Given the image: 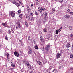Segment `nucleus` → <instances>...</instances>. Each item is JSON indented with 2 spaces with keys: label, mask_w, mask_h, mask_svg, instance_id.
Wrapping results in <instances>:
<instances>
[{
  "label": "nucleus",
  "mask_w": 73,
  "mask_h": 73,
  "mask_svg": "<svg viewBox=\"0 0 73 73\" xmlns=\"http://www.w3.org/2000/svg\"><path fill=\"white\" fill-rule=\"evenodd\" d=\"M46 46L47 48H50V46L49 44H48L46 45Z\"/></svg>",
  "instance_id": "34"
},
{
  "label": "nucleus",
  "mask_w": 73,
  "mask_h": 73,
  "mask_svg": "<svg viewBox=\"0 0 73 73\" xmlns=\"http://www.w3.org/2000/svg\"><path fill=\"white\" fill-rule=\"evenodd\" d=\"M52 72H55V73H57V72L58 71L57 70H56L55 69H54L53 71H52Z\"/></svg>",
  "instance_id": "13"
},
{
  "label": "nucleus",
  "mask_w": 73,
  "mask_h": 73,
  "mask_svg": "<svg viewBox=\"0 0 73 73\" xmlns=\"http://www.w3.org/2000/svg\"><path fill=\"white\" fill-rule=\"evenodd\" d=\"M52 1H54L55 3L57 2V0H52Z\"/></svg>",
  "instance_id": "36"
},
{
  "label": "nucleus",
  "mask_w": 73,
  "mask_h": 73,
  "mask_svg": "<svg viewBox=\"0 0 73 73\" xmlns=\"http://www.w3.org/2000/svg\"><path fill=\"white\" fill-rule=\"evenodd\" d=\"M58 1L60 3H62V2H63V0H58Z\"/></svg>",
  "instance_id": "31"
},
{
  "label": "nucleus",
  "mask_w": 73,
  "mask_h": 73,
  "mask_svg": "<svg viewBox=\"0 0 73 73\" xmlns=\"http://www.w3.org/2000/svg\"><path fill=\"white\" fill-rule=\"evenodd\" d=\"M38 63L39 65H41V62L39 61H38L37 62Z\"/></svg>",
  "instance_id": "14"
},
{
  "label": "nucleus",
  "mask_w": 73,
  "mask_h": 73,
  "mask_svg": "<svg viewBox=\"0 0 73 73\" xmlns=\"http://www.w3.org/2000/svg\"><path fill=\"white\" fill-rule=\"evenodd\" d=\"M10 69L11 70H12V69H13V68H10Z\"/></svg>",
  "instance_id": "57"
},
{
  "label": "nucleus",
  "mask_w": 73,
  "mask_h": 73,
  "mask_svg": "<svg viewBox=\"0 0 73 73\" xmlns=\"http://www.w3.org/2000/svg\"><path fill=\"white\" fill-rule=\"evenodd\" d=\"M21 45H22V46H23V45H24V44H23V43H22V42H21Z\"/></svg>",
  "instance_id": "49"
},
{
  "label": "nucleus",
  "mask_w": 73,
  "mask_h": 73,
  "mask_svg": "<svg viewBox=\"0 0 73 73\" xmlns=\"http://www.w3.org/2000/svg\"><path fill=\"white\" fill-rule=\"evenodd\" d=\"M58 30H56L55 32V33L56 34H58Z\"/></svg>",
  "instance_id": "22"
},
{
  "label": "nucleus",
  "mask_w": 73,
  "mask_h": 73,
  "mask_svg": "<svg viewBox=\"0 0 73 73\" xmlns=\"http://www.w3.org/2000/svg\"><path fill=\"white\" fill-rule=\"evenodd\" d=\"M18 13H21V10H19L18 11Z\"/></svg>",
  "instance_id": "38"
},
{
  "label": "nucleus",
  "mask_w": 73,
  "mask_h": 73,
  "mask_svg": "<svg viewBox=\"0 0 73 73\" xmlns=\"http://www.w3.org/2000/svg\"><path fill=\"white\" fill-rule=\"evenodd\" d=\"M2 25H3V26H4V27H6V26L7 25V23L6 22L3 23L2 24Z\"/></svg>",
  "instance_id": "5"
},
{
  "label": "nucleus",
  "mask_w": 73,
  "mask_h": 73,
  "mask_svg": "<svg viewBox=\"0 0 73 73\" xmlns=\"http://www.w3.org/2000/svg\"><path fill=\"white\" fill-rule=\"evenodd\" d=\"M17 25L19 28H20L21 27V25H20V23H16Z\"/></svg>",
  "instance_id": "8"
},
{
  "label": "nucleus",
  "mask_w": 73,
  "mask_h": 73,
  "mask_svg": "<svg viewBox=\"0 0 73 73\" xmlns=\"http://www.w3.org/2000/svg\"><path fill=\"white\" fill-rule=\"evenodd\" d=\"M72 28H72V26H69V29L70 30H72Z\"/></svg>",
  "instance_id": "23"
},
{
  "label": "nucleus",
  "mask_w": 73,
  "mask_h": 73,
  "mask_svg": "<svg viewBox=\"0 0 73 73\" xmlns=\"http://www.w3.org/2000/svg\"><path fill=\"white\" fill-rule=\"evenodd\" d=\"M30 15H31V16H33V13H30Z\"/></svg>",
  "instance_id": "43"
},
{
  "label": "nucleus",
  "mask_w": 73,
  "mask_h": 73,
  "mask_svg": "<svg viewBox=\"0 0 73 73\" xmlns=\"http://www.w3.org/2000/svg\"><path fill=\"white\" fill-rule=\"evenodd\" d=\"M26 18H27V19H28V20H29V19H30L29 17L28 16H27L26 17Z\"/></svg>",
  "instance_id": "24"
},
{
  "label": "nucleus",
  "mask_w": 73,
  "mask_h": 73,
  "mask_svg": "<svg viewBox=\"0 0 73 73\" xmlns=\"http://www.w3.org/2000/svg\"><path fill=\"white\" fill-rule=\"evenodd\" d=\"M42 50L43 51H44V47H43Z\"/></svg>",
  "instance_id": "51"
},
{
  "label": "nucleus",
  "mask_w": 73,
  "mask_h": 73,
  "mask_svg": "<svg viewBox=\"0 0 73 73\" xmlns=\"http://www.w3.org/2000/svg\"><path fill=\"white\" fill-rule=\"evenodd\" d=\"M6 54L7 55V58H8L9 57V54L8 53H7Z\"/></svg>",
  "instance_id": "32"
},
{
  "label": "nucleus",
  "mask_w": 73,
  "mask_h": 73,
  "mask_svg": "<svg viewBox=\"0 0 73 73\" xmlns=\"http://www.w3.org/2000/svg\"><path fill=\"white\" fill-rule=\"evenodd\" d=\"M31 7H33V4H31Z\"/></svg>",
  "instance_id": "63"
},
{
  "label": "nucleus",
  "mask_w": 73,
  "mask_h": 73,
  "mask_svg": "<svg viewBox=\"0 0 73 73\" xmlns=\"http://www.w3.org/2000/svg\"><path fill=\"white\" fill-rule=\"evenodd\" d=\"M23 62H25V60H23Z\"/></svg>",
  "instance_id": "56"
},
{
  "label": "nucleus",
  "mask_w": 73,
  "mask_h": 73,
  "mask_svg": "<svg viewBox=\"0 0 73 73\" xmlns=\"http://www.w3.org/2000/svg\"><path fill=\"white\" fill-rule=\"evenodd\" d=\"M29 8H28V9H27V11H28V12H29Z\"/></svg>",
  "instance_id": "42"
},
{
  "label": "nucleus",
  "mask_w": 73,
  "mask_h": 73,
  "mask_svg": "<svg viewBox=\"0 0 73 73\" xmlns=\"http://www.w3.org/2000/svg\"><path fill=\"white\" fill-rule=\"evenodd\" d=\"M61 56V54L59 53H58L57 54L56 57L57 58H59Z\"/></svg>",
  "instance_id": "3"
},
{
  "label": "nucleus",
  "mask_w": 73,
  "mask_h": 73,
  "mask_svg": "<svg viewBox=\"0 0 73 73\" xmlns=\"http://www.w3.org/2000/svg\"><path fill=\"white\" fill-rule=\"evenodd\" d=\"M64 17L66 19H68L70 17V16L66 14L65 15Z\"/></svg>",
  "instance_id": "6"
},
{
  "label": "nucleus",
  "mask_w": 73,
  "mask_h": 73,
  "mask_svg": "<svg viewBox=\"0 0 73 73\" xmlns=\"http://www.w3.org/2000/svg\"><path fill=\"white\" fill-rule=\"evenodd\" d=\"M27 67L28 68H31V65H30V64L28 63V64H27Z\"/></svg>",
  "instance_id": "15"
},
{
  "label": "nucleus",
  "mask_w": 73,
  "mask_h": 73,
  "mask_svg": "<svg viewBox=\"0 0 73 73\" xmlns=\"http://www.w3.org/2000/svg\"><path fill=\"white\" fill-rule=\"evenodd\" d=\"M10 14H11V16L13 17L15 16V12H11L10 13Z\"/></svg>",
  "instance_id": "4"
},
{
  "label": "nucleus",
  "mask_w": 73,
  "mask_h": 73,
  "mask_svg": "<svg viewBox=\"0 0 73 73\" xmlns=\"http://www.w3.org/2000/svg\"><path fill=\"white\" fill-rule=\"evenodd\" d=\"M6 27H7V28H10V26H7V25H6Z\"/></svg>",
  "instance_id": "47"
},
{
  "label": "nucleus",
  "mask_w": 73,
  "mask_h": 73,
  "mask_svg": "<svg viewBox=\"0 0 73 73\" xmlns=\"http://www.w3.org/2000/svg\"><path fill=\"white\" fill-rule=\"evenodd\" d=\"M43 31L44 32H47V30H46V29H43Z\"/></svg>",
  "instance_id": "16"
},
{
  "label": "nucleus",
  "mask_w": 73,
  "mask_h": 73,
  "mask_svg": "<svg viewBox=\"0 0 73 73\" xmlns=\"http://www.w3.org/2000/svg\"><path fill=\"white\" fill-rule=\"evenodd\" d=\"M45 49L46 50H47V51H48V50H49V48L47 47H45Z\"/></svg>",
  "instance_id": "18"
},
{
  "label": "nucleus",
  "mask_w": 73,
  "mask_h": 73,
  "mask_svg": "<svg viewBox=\"0 0 73 73\" xmlns=\"http://www.w3.org/2000/svg\"><path fill=\"white\" fill-rule=\"evenodd\" d=\"M14 54L15 56L16 57H19V53L17 52L16 51H15L14 52Z\"/></svg>",
  "instance_id": "2"
},
{
  "label": "nucleus",
  "mask_w": 73,
  "mask_h": 73,
  "mask_svg": "<svg viewBox=\"0 0 73 73\" xmlns=\"http://www.w3.org/2000/svg\"><path fill=\"white\" fill-rule=\"evenodd\" d=\"M56 11V10L55 9H53L52 10V13H53L54 12H55V11Z\"/></svg>",
  "instance_id": "11"
},
{
  "label": "nucleus",
  "mask_w": 73,
  "mask_h": 73,
  "mask_svg": "<svg viewBox=\"0 0 73 73\" xmlns=\"http://www.w3.org/2000/svg\"><path fill=\"white\" fill-rule=\"evenodd\" d=\"M62 29V27H60V28L58 30V31L59 32L61 31Z\"/></svg>",
  "instance_id": "17"
},
{
  "label": "nucleus",
  "mask_w": 73,
  "mask_h": 73,
  "mask_svg": "<svg viewBox=\"0 0 73 73\" xmlns=\"http://www.w3.org/2000/svg\"><path fill=\"white\" fill-rule=\"evenodd\" d=\"M36 3L37 5H38V4H40V2L38 1H37L36 2Z\"/></svg>",
  "instance_id": "21"
},
{
  "label": "nucleus",
  "mask_w": 73,
  "mask_h": 73,
  "mask_svg": "<svg viewBox=\"0 0 73 73\" xmlns=\"http://www.w3.org/2000/svg\"><path fill=\"white\" fill-rule=\"evenodd\" d=\"M26 7H27V9L29 8V7L28 5H27Z\"/></svg>",
  "instance_id": "44"
},
{
  "label": "nucleus",
  "mask_w": 73,
  "mask_h": 73,
  "mask_svg": "<svg viewBox=\"0 0 73 73\" xmlns=\"http://www.w3.org/2000/svg\"><path fill=\"white\" fill-rule=\"evenodd\" d=\"M40 40L41 41H42L43 40V38H42V37L40 36Z\"/></svg>",
  "instance_id": "20"
},
{
  "label": "nucleus",
  "mask_w": 73,
  "mask_h": 73,
  "mask_svg": "<svg viewBox=\"0 0 73 73\" xmlns=\"http://www.w3.org/2000/svg\"><path fill=\"white\" fill-rule=\"evenodd\" d=\"M35 0V1H36H36H38V0Z\"/></svg>",
  "instance_id": "58"
},
{
  "label": "nucleus",
  "mask_w": 73,
  "mask_h": 73,
  "mask_svg": "<svg viewBox=\"0 0 73 73\" xmlns=\"http://www.w3.org/2000/svg\"><path fill=\"white\" fill-rule=\"evenodd\" d=\"M16 29H18V28L17 27H16Z\"/></svg>",
  "instance_id": "64"
},
{
  "label": "nucleus",
  "mask_w": 73,
  "mask_h": 73,
  "mask_svg": "<svg viewBox=\"0 0 73 73\" xmlns=\"http://www.w3.org/2000/svg\"><path fill=\"white\" fill-rule=\"evenodd\" d=\"M70 58H73V54H71L70 56Z\"/></svg>",
  "instance_id": "27"
},
{
  "label": "nucleus",
  "mask_w": 73,
  "mask_h": 73,
  "mask_svg": "<svg viewBox=\"0 0 73 73\" xmlns=\"http://www.w3.org/2000/svg\"><path fill=\"white\" fill-rule=\"evenodd\" d=\"M19 3L20 4H21V5H22L23 3H22V1H19L18 0V1Z\"/></svg>",
  "instance_id": "19"
},
{
  "label": "nucleus",
  "mask_w": 73,
  "mask_h": 73,
  "mask_svg": "<svg viewBox=\"0 0 73 73\" xmlns=\"http://www.w3.org/2000/svg\"><path fill=\"white\" fill-rule=\"evenodd\" d=\"M34 53L35 54V55H36V54H36V53L35 52H34Z\"/></svg>",
  "instance_id": "54"
},
{
  "label": "nucleus",
  "mask_w": 73,
  "mask_h": 73,
  "mask_svg": "<svg viewBox=\"0 0 73 73\" xmlns=\"http://www.w3.org/2000/svg\"><path fill=\"white\" fill-rule=\"evenodd\" d=\"M25 23L26 25V26L28 27V23H27V22L25 21Z\"/></svg>",
  "instance_id": "28"
},
{
  "label": "nucleus",
  "mask_w": 73,
  "mask_h": 73,
  "mask_svg": "<svg viewBox=\"0 0 73 73\" xmlns=\"http://www.w3.org/2000/svg\"><path fill=\"white\" fill-rule=\"evenodd\" d=\"M21 21H20V20H18V22L17 23H20L21 22Z\"/></svg>",
  "instance_id": "45"
},
{
  "label": "nucleus",
  "mask_w": 73,
  "mask_h": 73,
  "mask_svg": "<svg viewBox=\"0 0 73 73\" xmlns=\"http://www.w3.org/2000/svg\"><path fill=\"white\" fill-rule=\"evenodd\" d=\"M19 52H20V53H22L21 50H19Z\"/></svg>",
  "instance_id": "53"
},
{
  "label": "nucleus",
  "mask_w": 73,
  "mask_h": 73,
  "mask_svg": "<svg viewBox=\"0 0 73 73\" xmlns=\"http://www.w3.org/2000/svg\"><path fill=\"white\" fill-rule=\"evenodd\" d=\"M8 32L9 33V35H11V31L10 30H9L8 31Z\"/></svg>",
  "instance_id": "30"
},
{
  "label": "nucleus",
  "mask_w": 73,
  "mask_h": 73,
  "mask_svg": "<svg viewBox=\"0 0 73 73\" xmlns=\"http://www.w3.org/2000/svg\"><path fill=\"white\" fill-rule=\"evenodd\" d=\"M70 38L72 40H73V33H72L70 36Z\"/></svg>",
  "instance_id": "9"
},
{
  "label": "nucleus",
  "mask_w": 73,
  "mask_h": 73,
  "mask_svg": "<svg viewBox=\"0 0 73 73\" xmlns=\"http://www.w3.org/2000/svg\"><path fill=\"white\" fill-rule=\"evenodd\" d=\"M11 31H12L13 32V30L11 29Z\"/></svg>",
  "instance_id": "60"
},
{
  "label": "nucleus",
  "mask_w": 73,
  "mask_h": 73,
  "mask_svg": "<svg viewBox=\"0 0 73 73\" xmlns=\"http://www.w3.org/2000/svg\"><path fill=\"white\" fill-rule=\"evenodd\" d=\"M19 40V41H20V42H21V40Z\"/></svg>",
  "instance_id": "59"
},
{
  "label": "nucleus",
  "mask_w": 73,
  "mask_h": 73,
  "mask_svg": "<svg viewBox=\"0 0 73 73\" xmlns=\"http://www.w3.org/2000/svg\"><path fill=\"white\" fill-rule=\"evenodd\" d=\"M12 2L13 3V4H16V1L15 0L12 1Z\"/></svg>",
  "instance_id": "10"
},
{
  "label": "nucleus",
  "mask_w": 73,
  "mask_h": 73,
  "mask_svg": "<svg viewBox=\"0 0 73 73\" xmlns=\"http://www.w3.org/2000/svg\"><path fill=\"white\" fill-rule=\"evenodd\" d=\"M69 14H70V15H73V12H69Z\"/></svg>",
  "instance_id": "29"
},
{
  "label": "nucleus",
  "mask_w": 73,
  "mask_h": 73,
  "mask_svg": "<svg viewBox=\"0 0 73 73\" xmlns=\"http://www.w3.org/2000/svg\"><path fill=\"white\" fill-rule=\"evenodd\" d=\"M5 38L6 40H8V37H7V36H6L5 37Z\"/></svg>",
  "instance_id": "41"
},
{
  "label": "nucleus",
  "mask_w": 73,
  "mask_h": 73,
  "mask_svg": "<svg viewBox=\"0 0 73 73\" xmlns=\"http://www.w3.org/2000/svg\"><path fill=\"white\" fill-rule=\"evenodd\" d=\"M28 40H31V38H30V36L28 37Z\"/></svg>",
  "instance_id": "40"
},
{
  "label": "nucleus",
  "mask_w": 73,
  "mask_h": 73,
  "mask_svg": "<svg viewBox=\"0 0 73 73\" xmlns=\"http://www.w3.org/2000/svg\"><path fill=\"white\" fill-rule=\"evenodd\" d=\"M44 20H45V21H46V18H44Z\"/></svg>",
  "instance_id": "55"
},
{
  "label": "nucleus",
  "mask_w": 73,
  "mask_h": 73,
  "mask_svg": "<svg viewBox=\"0 0 73 73\" xmlns=\"http://www.w3.org/2000/svg\"><path fill=\"white\" fill-rule=\"evenodd\" d=\"M45 10V8H39L38 9V11H39L40 12H42L43 11H44Z\"/></svg>",
  "instance_id": "1"
},
{
  "label": "nucleus",
  "mask_w": 73,
  "mask_h": 73,
  "mask_svg": "<svg viewBox=\"0 0 73 73\" xmlns=\"http://www.w3.org/2000/svg\"><path fill=\"white\" fill-rule=\"evenodd\" d=\"M44 15H45L46 16H47L48 15V14L46 13V12H45L44 13Z\"/></svg>",
  "instance_id": "37"
},
{
  "label": "nucleus",
  "mask_w": 73,
  "mask_h": 73,
  "mask_svg": "<svg viewBox=\"0 0 73 73\" xmlns=\"http://www.w3.org/2000/svg\"><path fill=\"white\" fill-rule=\"evenodd\" d=\"M50 69H52V66H50L49 68Z\"/></svg>",
  "instance_id": "48"
},
{
  "label": "nucleus",
  "mask_w": 73,
  "mask_h": 73,
  "mask_svg": "<svg viewBox=\"0 0 73 73\" xmlns=\"http://www.w3.org/2000/svg\"><path fill=\"white\" fill-rule=\"evenodd\" d=\"M19 17H20V18H21V19H22V18H23V17H22V16H21V15H19Z\"/></svg>",
  "instance_id": "39"
},
{
  "label": "nucleus",
  "mask_w": 73,
  "mask_h": 73,
  "mask_svg": "<svg viewBox=\"0 0 73 73\" xmlns=\"http://www.w3.org/2000/svg\"><path fill=\"white\" fill-rule=\"evenodd\" d=\"M71 69H72V70H73V67Z\"/></svg>",
  "instance_id": "61"
},
{
  "label": "nucleus",
  "mask_w": 73,
  "mask_h": 73,
  "mask_svg": "<svg viewBox=\"0 0 73 73\" xmlns=\"http://www.w3.org/2000/svg\"><path fill=\"white\" fill-rule=\"evenodd\" d=\"M28 62H26V64H25L26 65H27V64H28Z\"/></svg>",
  "instance_id": "52"
},
{
  "label": "nucleus",
  "mask_w": 73,
  "mask_h": 73,
  "mask_svg": "<svg viewBox=\"0 0 73 73\" xmlns=\"http://www.w3.org/2000/svg\"><path fill=\"white\" fill-rule=\"evenodd\" d=\"M38 47L37 46H35V49H38Z\"/></svg>",
  "instance_id": "25"
},
{
  "label": "nucleus",
  "mask_w": 73,
  "mask_h": 73,
  "mask_svg": "<svg viewBox=\"0 0 73 73\" xmlns=\"http://www.w3.org/2000/svg\"><path fill=\"white\" fill-rule=\"evenodd\" d=\"M16 5L17 7H20V4L19 3H17L16 4Z\"/></svg>",
  "instance_id": "33"
},
{
  "label": "nucleus",
  "mask_w": 73,
  "mask_h": 73,
  "mask_svg": "<svg viewBox=\"0 0 73 73\" xmlns=\"http://www.w3.org/2000/svg\"><path fill=\"white\" fill-rule=\"evenodd\" d=\"M70 9H68V10H67V11L68 12H70Z\"/></svg>",
  "instance_id": "50"
},
{
  "label": "nucleus",
  "mask_w": 73,
  "mask_h": 73,
  "mask_svg": "<svg viewBox=\"0 0 73 73\" xmlns=\"http://www.w3.org/2000/svg\"><path fill=\"white\" fill-rule=\"evenodd\" d=\"M35 13L36 15H38V12H37L35 11Z\"/></svg>",
  "instance_id": "35"
},
{
  "label": "nucleus",
  "mask_w": 73,
  "mask_h": 73,
  "mask_svg": "<svg viewBox=\"0 0 73 73\" xmlns=\"http://www.w3.org/2000/svg\"><path fill=\"white\" fill-rule=\"evenodd\" d=\"M28 52L29 54H32V49H30L29 50V52Z\"/></svg>",
  "instance_id": "7"
},
{
  "label": "nucleus",
  "mask_w": 73,
  "mask_h": 73,
  "mask_svg": "<svg viewBox=\"0 0 73 73\" xmlns=\"http://www.w3.org/2000/svg\"><path fill=\"white\" fill-rule=\"evenodd\" d=\"M11 66L12 67H15V64H12Z\"/></svg>",
  "instance_id": "26"
},
{
  "label": "nucleus",
  "mask_w": 73,
  "mask_h": 73,
  "mask_svg": "<svg viewBox=\"0 0 73 73\" xmlns=\"http://www.w3.org/2000/svg\"><path fill=\"white\" fill-rule=\"evenodd\" d=\"M34 18H31V20H32V21H34Z\"/></svg>",
  "instance_id": "46"
},
{
  "label": "nucleus",
  "mask_w": 73,
  "mask_h": 73,
  "mask_svg": "<svg viewBox=\"0 0 73 73\" xmlns=\"http://www.w3.org/2000/svg\"><path fill=\"white\" fill-rule=\"evenodd\" d=\"M67 48H69V47H70V44L68 43L67 44Z\"/></svg>",
  "instance_id": "12"
},
{
  "label": "nucleus",
  "mask_w": 73,
  "mask_h": 73,
  "mask_svg": "<svg viewBox=\"0 0 73 73\" xmlns=\"http://www.w3.org/2000/svg\"><path fill=\"white\" fill-rule=\"evenodd\" d=\"M19 15H21V16H23V14H20Z\"/></svg>",
  "instance_id": "62"
}]
</instances>
